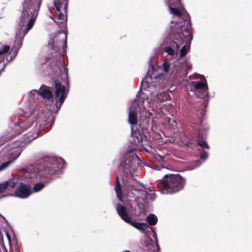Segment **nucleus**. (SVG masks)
Masks as SVG:
<instances>
[{"label":"nucleus","instance_id":"19","mask_svg":"<svg viewBox=\"0 0 252 252\" xmlns=\"http://www.w3.org/2000/svg\"><path fill=\"white\" fill-rule=\"evenodd\" d=\"M169 97L170 95L168 93L163 91L157 94V99L160 102H163L167 100Z\"/></svg>","mask_w":252,"mask_h":252},{"label":"nucleus","instance_id":"47","mask_svg":"<svg viewBox=\"0 0 252 252\" xmlns=\"http://www.w3.org/2000/svg\"><path fill=\"white\" fill-rule=\"evenodd\" d=\"M134 103H135V102H133V104H132V106H133V105H134Z\"/></svg>","mask_w":252,"mask_h":252},{"label":"nucleus","instance_id":"11","mask_svg":"<svg viewBox=\"0 0 252 252\" xmlns=\"http://www.w3.org/2000/svg\"><path fill=\"white\" fill-rule=\"evenodd\" d=\"M131 161L128 160V162L123 161L121 163V166L123 168V174L122 176L123 182L124 183L128 182V180L133 177V169L132 168Z\"/></svg>","mask_w":252,"mask_h":252},{"label":"nucleus","instance_id":"33","mask_svg":"<svg viewBox=\"0 0 252 252\" xmlns=\"http://www.w3.org/2000/svg\"><path fill=\"white\" fill-rule=\"evenodd\" d=\"M1 246L2 249L3 251V252H8V251H7L3 241H2Z\"/></svg>","mask_w":252,"mask_h":252},{"label":"nucleus","instance_id":"4","mask_svg":"<svg viewBox=\"0 0 252 252\" xmlns=\"http://www.w3.org/2000/svg\"><path fill=\"white\" fill-rule=\"evenodd\" d=\"M186 180L180 175H165L160 181L164 193H174L183 189Z\"/></svg>","mask_w":252,"mask_h":252},{"label":"nucleus","instance_id":"25","mask_svg":"<svg viewBox=\"0 0 252 252\" xmlns=\"http://www.w3.org/2000/svg\"><path fill=\"white\" fill-rule=\"evenodd\" d=\"M151 229H152V231L153 232V237L155 239V243H156V249H157V250H158L159 249V246L158 245V238H157V234H156V232L155 231L154 228H151Z\"/></svg>","mask_w":252,"mask_h":252},{"label":"nucleus","instance_id":"43","mask_svg":"<svg viewBox=\"0 0 252 252\" xmlns=\"http://www.w3.org/2000/svg\"><path fill=\"white\" fill-rule=\"evenodd\" d=\"M133 156L135 157V158H138V156L136 155H134Z\"/></svg>","mask_w":252,"mask_h":252},{"label":"nucleus","instance_id":"35","mask_svg":"<svg viewBox=\"0 0 252 252\" xmlns=\"http://www.w3.org/2000/svg\"><path fill=\"white\" fill-rule=\"evenodd\" d=\"M13 145H14V146H12V148H13V149H15V148H16V147H19V143H18V142H17V143H14V144H13Z\"/></svg>","mask_w":252,"mask_h":252},{"label":"nucleus","instance_id":"41","mask_svg":"<svg viewBox=\"0 0 252 252\" xmlns=\"http://www.w3.org/2000/svg\"><path fill=\"white\" fill-rule=\"evenodd\" d=\"M21 170L22 171H27V169L26 168H22L21 169Z\"/></svg>","mask_w":252,"mask_h":252},{"label":"nucleus","instance_id":"28","mask_svg":"<svg viewBox=\"0 0 252 252\" xmlns=\"http://www.w3.org/2000/svg\"><path fill=\"white\" fill-rule=\"evenodd\" d=\"M164 51H165V52L167 53L168 55H174L175 52H174V49L170 46L166 47L165 48Z\"/></svg>","mask_w":252,"mask_h":252},{"label":"nucleus","instance_id":"46","mask_svg":"<svg viewBox=\"0 0 252 252\" xmlns=\"http://www.w3.org/2000/svg\"><path fill=\"white\" fill-rule=\"evenodd\" d=\"M167 67V66H164V68L166 69V68Z\"/></svg>","mask_w":252,"mask_h":252},{"label":"nucleus","instance_id":"1","mask_svg":"<svg viewBox=\"0 0 252 252\" xmlns=\"http://www.w3.org/2000/svg\"><path fill=\"white\" fill-rule=\"evenodd\" d=\"M64 163L65 161L63 158L45 156L35 161L33 164V172L40 180L49 183L54 175L60 172Z\"/></svg>","mask_w":252,"mask_h":252},{"label":"nucleus","instance_id":"42","mask_svg":"<svg viewBox=\"0 0 252 252\" xmlns=\"http://www.w3.org/2000/svg\"><path fill=\"white\" fill-rule=\"evenodd\" d=\"M33 113H34V112H33V111H32V114H31V116H30V117H31V116H32V115L33 114Z\"/></svg>","mask_w":252,"mask_h":252},{"label":"nucleus","instance_id":"17","mask_svg":"<svg viewBox=\"0 0 252 252\" xmlns=\"http://www.w3.org/2000/svg\"><path fill=\"white\" fill-rule=\"evenodd\" d=\"M128 121L131 125H135L137 123V113L134 110H131L128 115Z\"/></svg>","mask_w":252,"mask_h":252},{"label":"nucleus","instance_id":"31","mask_svg":"<svg viewBox=\"0 0 252 252\" xmlns=\"http://www.w3.org/2000/svg\"><path fill=\"white\" fill-rule=\"evenodd\" d=\"M13 247L14 248H12V252H20V248L17 244L14 245Z\"/></svg>","mask_w":252,"mask_h":252},{"label":"nucleus","instance_id":"26","mask_svg":"<svg viewBox=\"0 0 252 252\" xmlns=\"http://www.w3.org/2000/svg\"><path fill=\"white\" fill-rule=\"evenodd\" d=\"M151 116V113L149 112H145V123L147 125H149V122L150 121V117Z\"/></svg>","mask_w":252,"mask_h":252},{"label":"nucleus","instance_id":"37","mask_svg":"<svg viewBox=\"0 0 252 252\" xmlns=\"http://www.w3.org/2000/svg\"><path fill=\"white\" fill-rule=\"evenodd\" d=\"M7 238L9 241V244H11V238L8 234H7Z\"/></svg>","mask_w":252,"mask_h":252},{"label":"nucleus","instance_id":"14","mask_svg":"<svg viewBox=\"0 0 252 252\" xmlns=\"http://www.w3.org/2000/svg\"><path fill=\"white\" fill-rule=\"evenodd\" d=\"M192 38V37L191 34V33H190V35L189 36L185 37V38H183L184 42L182 45H183L184 43L185 39H186V43L182 47V48L180 50V57H184L187 54L188 51L190 47V42Z\"/></svg>","mask_w":252,"mask_h":252},{"label":"nucleus","instance_id":"38","mask_svg":"<svg viewBox=\"0 0 252 252\" xmlns=\"http://www.w3.org/2000/svg\"><path fill=\"white\" fill-rule=\"evenodd\" d=\"M20 127L23 128L22 130H21L20 132L17 133V135L20 134L22 132V131H23L24 130H26V128H25L26 127Z\"/></svg>","mask_w":252,"mask_h":252},{"label":"nucleus","instance_id":"32","mask_svg":"<svg viewBox=\"0 0 252 252\" xmlns=\"http://www.w3.org/2000/svg\"><path fill=\"white\" fill-rule=\"evenodd\" d=\"M7 64V63L4 62L3 63L2 67L0 68V76L1 75L2 72L5 71V68Z\"/></svg>","mask_w":252,"mask_h":252},{"label":"nucleus","instance_id":"48","mask_svg":"<svg viewBox=\"0 0 252 252\" xmlns=\"http://www.w3.org/2000/svg\"><path fill=\"white\" fill-rule=\"evenodd\" d=\"M152 68H153V69H154V65H152Z\"/></svg>","mask_w":252,"mask_h":252},{"label":"nucleus","instance_id":"7","mask_svg":"<svg viewBox=\"0 0 252 252\" xmlns=\"http://www.w3.org/2000/svg\"><path fill=\"white\" fill-rule=\"evenodd\" d=\"M206 139V133L201 130H199L195 132L194 135L189 136L188 140L185 142V145L187 148L192 150L197 146H199L201 149L209 150L210 147L207 144Z\"/></svg>","mask_w":252,"mask_h":252},{"label":"nucleus","instance_id":"15","mask_svg":"<svg viewBox=\"0 0 252 252\" xmlns=\"http://www.w3.org/2000/svg\"><path fill=\"white\" fill-rule=\"evenodd\" d=\"M55 118L53 115L50 112L46 113L45 114V116L42 121L43 123L40 125L46 126L47 125H49V126H51L54 123Z\"/></svg>","mask_w":252,"mask_h":252},{"label":"nucleus","instance_id":"13","mask_svg":"<svg viewBox=\"0 0 252 252\" xmlns=\"http://www.w3.org/2000/svg\"><path fill=\"white\" fill-rule=\"evenodd\" d=\"M39 94L44 98L50 100L53 98L52 91L45 85H42L39 89Z\"/></svg>","mask_w":252,"mask_h":252},{"label":"nucleus","instance_id":"21","mask_svg":"<svg viewBox=\"0 0 252 252\" xmlns=\"http://www.w3.org/2000/svg\"><path fill=\"white\" fill-rule=\"evenodd\" d=\"M34 128V132L31 134H29L27 136L29 140H33L40 136V132L38 129L37 128V127Z\"/></svg>","mask_w":252,"mask_h":252},{"label":"nucleus","instance_id":"3","mask_svg":"<svg viewBox=\"0 0 252 252\" xmlns=\"http://www.w3.org/2000/svg\"><path fill=\"white\" fill-rule=\"evenodd\" d=\"M171 5H175L172 3L170 4V12L183 20V24L181 22L180 25L172 27L171 31L174 44L175 45L176 48L179 49L184 42L183 38L190 35L191 30L190 17L187 11H185V14H183L178 8L172 7Z\"/></svg>","mask_w":252,"mask_h":252},{"label":"nucleus","instance_id":"23","mask_svg":"<svg viewBox=\"0 0 252 252\" xmlns=\"http://www.w3.org/2000/svg\"><path fill=\"white\" fill-rule=\"evenodd\" d=\"M45 187V185L42 183H36L33 187V190L35 192L39 191Z\"/></svg>","mask_w":252,"mask_h":252},{"label":"nucleus","instance_id":"16","mask_svg":"<svg viewBox=\"0 0 252 252\" xmlns=\"http://www.w3.org/2000/svg\"><path fill=\"white\" fill-rule=\"evenodd\" d=\"M115 190L117 194V196L120 200L122 201V192L121 186L120 183L118 176L117 177L116 183L115 185Z\"/></svg>","mask_w":252,"mask_h":252},{"label":"nucleus","instance_id":"40","mask_svg":"<svg viewBox=\"0 0 252 252\" xmlns=\"http://www.w3.org/2000/svg\"><path fill=\"white\" fill-rule=\"evenodd\" d=\"M33 124V123H32V122H31V123H29V122H28L27 123V125H28L29 126H32Z\"/></svg>","mask_w":252,"mask_h":252},{"label":"nucleus","instance_id":"30","mask_svg":"<svg viewBox=\"0 0 252 252\" xmlns=\"http://www.w3.org/2000/svg\"><path fill=\"white\" fill-rule=\"evenodd\" d=\"M11 161L9 160L8 161L2 163L0 165V171L4 169L6 167H7L10 163Z\"/></svg>","mask_w":252,"mask_h":252},{"label":"nucleus","instance_id":"5","mask_svg":"<svg viewBox=\"0 0 252 252\" xmlns=\"http://www.w3.org/2000/svg\"><path fill=\"white\" fill-rule=\"evenodd\" d=\"M131 135L137 147L147 152L152 150L151 141L146 127H131Z\"/></svg>","mask_w":252,"mask_h":252},{"label":"nucleus","instance_id":"9","mask_svg":"<svg viewBox=\"0 0 252 252\" xmlns=\"http://www.w3.org/2000/svg\"><path fill=\"white\" fill-rule=\"evenodd\" d=\"M54 87L56 99V106L58 109H59L67 96V94L65 93V87L58 80L55 81Z\"/></svg>","mask_w":252,"mask_h":252},{"label":"nucleus","instance_id":"12","mask_svg":"<svg viewBox=\"0 0 252 252\" xmlns=\"http://www.w3.org/2000/svg\"><path fill=\"white\" fill-rule=\"evenodd\" d=\"M15 195L20 198H26L31 194V187L28 184L21 183L14 192Z\"/></svg>","mask_w":252,"mask_h":252},{"label":"nucleus","instance_id":"22","mask_svg":"<svg viewBox=\"0 0 252 252\" xmlns=\"http://www.w3.org/2000/svg\"><path fill=\"white\" fill-rule=\"evenodd\" d=\"M17 181L18 180H16L15 179L12 178L4 182L7 183V188L8 187H10L11 189H14L16 187L17 184L18 183Z\"/></svg>","mask_w":252,"mask_h":252},{"label":"nucleus","instance_id":"29","mask_svg":"<svg viewBox=\"0 0 252 252\" xmlns=\"http://www.w3.org/2000/svg\"><path fill=\"white\" fill-rule=\"evenodd\" d=\"M154 158L156 160H158V162L161 163L163 161V159L164 157L158 154H155L154 155Z\"/></svg>","mask_w":252,"mask_h":252},{"label":"nucleus","instance_id":"44","mask_svg":"<svg viewBox=\"0 0 252 252\" xmlns=\"http://www.w3.org/2000/svg\"><path fill=\"white\" fill-rule=\"evenodd\" d=\"M130 252V251H124V252Z\"/></svg>","mask_w":252,"mask_h":252},{"label":"nucleus","instance_id":"34","mask_svg":"<svg viewBox=\"0 0 252 252\" xmlns=\"http://www.w3.org/2000/svg\"><path fill=\"white\" fill-rule=\"evenodd\" d=\"M63 71L64 73L65 74L66 76L67 77V72H68V70H67V67H66L65 66H63Z\"/></svg>","mask_w":252,"mask_h":252},{"label":"nucleus","instance_id":"39","mask_svg":"<svg viewBox=\"0 0 252 252\" xmlns=\"http://www.w3.org/2000/svg\"><path fill=\"white\" fill-rule=\"evenodd\" d=\"M50 58H50V57H46V58H45V61H46V62H48V61H50Z\"/></svg>","mask_w":252,"mask_h":252},{"label":"nucleus","instance_id":"27","mask_svg":"<svg viewBox=\"0 0 252 252\" xmlns=\"http://www.w3.org/2000/svg\"><path fill=\"white\" fill-rule=\"evenodd\" d=\"M7 189V183L0 184V194L3 192Z\"/></svg>","mask_w":252,"mask_h":252},{"label":"nucleus","instance_id":"36","mask_svg":"<svg viewBox=\"0 0 252 252\" xmlns=\"http://www.w3.org/2000/svg\"><path fill=\"white\" fill-rule=\"evenodd\" d=\"M176 5H180L181 4V0H176Z\"/></svg>","mask_w":252,"mask_h":252},{"label":"nucleus","instance_id":"18","mask_svg":"<svg viewBox=\"0 0 252 252\" xmlns=\"http://www.w3.org/2000/svg\"><path fill=\"white\" fill-rule=\"evenodd\" d=\"M145 220L148 224L152 226L156 224L158 221V218L157 216L153 214H150L148 215Z\"/></svg>","mask_w":252,"mask_h":252},{"label":"nucleus","instance_id":"10","mask_svg":"<svg viewBox=\"0 0 252 252\" xmlns=\"http://www.w3.org/2000/svg\"><path fill=\"white\" fill-rule=\"evenodd\" d=\"M67 3L68 0H55L54 1L59 19L63 21L66 19Z\"/></svg>","mask_w":252,"mask_h":252},{"label":"nucleus","instance_id":"20","mask_svg":"<svg viewBox=\"0 0 252 252\" xmlns=\"http://www.w3.org/2000/svg\"><path fill=\"white\" fill-rule=\"evenodd\" d=\"M193 83L195 84L194 87L196 90H201L205 91L208 89L207 83L193 82Z\"/></svg>","mask_w":252,"mask_h":252},{"label":"nucleus","instance_id":"8","mask_svg":"<svg viewBox=\"0 0 252 252\" xmlns=\"http://www.w3.org/2000/svg\"><path fill=\"white\" fill-rule=\"evenodd\" d=\"M116 210L119 216L124 221L130 224L136 229L142 231H145L148 227V225L144 222L132 221L130 216L127 213L126 208L121 204L118 203L117 204Z\"/></svg>","mask_w":252,"mask_h":252},{"label":"nucleus","instance_id":"6","mask_svg":"<svg viewBox=\"0 0 252 252\" xmlns=\"http://www.w3.org/2000/svg\"><path fill=\"white\" fill-rule=\"evenodd\" d=\"M67 34L62 31L57 33L55 36L50 41L52 45V49L56 53L54 56L57 60H60L61 55L66 54L67 48Z\"/></svg>","mask_w":252,"mask_h":252},{"label":"nucleus","instance_id":"2","mask_svg":"<svg viewBox=\"0 0 252 252\" xmlns=\"http://www.w3.org/2000/svg\"><path fill=\"white\" fill-rule=\"evenodd\" d=\"M42 1V0H25L22 4V9L19 20L23 30L20 47L25 35L32 28L35 22Z\"/></svg>","mask_w":252,"mask_h":252},{"label":"nucleus","instance_id":"24","mask_svg":"<svg viewBox=\"0 0 252 252\" xmlns=\"http://www.w3.org/2000/svg\"><path fill=\"white\" fill-rule=\"evenodd\" d=\"M205 149H201L200 150H201V152L200 153V155H199V156H200V158L201 159V160H205L207 158H208V153L206 152V151H205L204 150Z\"/></svg>","mask_w":252,"mask_h":252},{"label":"nucleus","instance_id":"45","mask_svg":"<svg viewBox=\"0 0 252 252\" xmlns=\"http://www.w3.org/2000/svg\"><path fill=\"white\" fill-rule=\"evenodd\" d=\"M152 123H153V121H152ZM151 125H152V126H154V125L152 123H151Z\"/></svg>","mask_w":252,"mask_h":252}]
</instances>
